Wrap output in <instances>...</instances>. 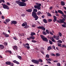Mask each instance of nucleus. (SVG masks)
Returning <instances> with one entry per match:
<instances>
[{
	"label": "nucleus",
	"instance_id": "62",
	"mask_svg": "<svg viewBox=\"0 0 66 66\" xmlns=\"http://www.w3.org/2000/svg\"><path fill=\"white\" fill-rule=\"evenodd\" d=\"M66 18H63V19H62V20H64V21H65V19Z\"/></svg>",
	"mask_w": 66,
	"mask_h": 66
},
{
	"label": "nucleus",
	"instance_id": "8",
	"mask_svg": "<svg viewBox=\"0 0 66 66\" xmlns=\"http://www.w3.org/2000/svg\"><path fill=\"white\" fill-rule=\"evenodd\" d=\"M3 34L6 37H9L10 36L9 35L7 34L6 33H5L4 32H3Z\"/></svg>",
	"mask_w": 66,
	"mask_h": 66
},
{
	"label": "nucleus",
	"instance_id": "46",
	"mask_svg": "<svg viewBox=\"0 0 66 66\" xmlns=\"http://www.w3.org/2000/svg\"><path fill=\"white\" fill-rule=\"evenodd\" d=\"M31 42H32V43H36V41L35 40H31Z\"/></svg>",
	"mask_w": 66,
	"mask_h": 66
},
{
	"label": "nucleus",
	"instance_id": "31",
	"mask_svg": "<svg viewBox=\"0 0 66 66\" xmlns=\"http://www.w3.org/2000/svg\"><path fill=\"white\" fill-rule=\"evenodd\" d=\"M5 21L6 22L8 23L9 22H10V20L9 19H6L5 20Z\"/></svg>",
	"mask_w": 66,
	"mask_h": 66
},
{
	"label": "nucleus",
	"instance_id": "41",
	"mask_svg": "<svg viewBox=\"0 0 66 66\" xmlns=\"http://www.w3.org/2000/svg\"><path fill=\"white\" fill-rule=\"evenodd\" d=\"M21 1L22 2H27V1H28V0H21Z\"/></svg>",
	"mask_w": 66,
	"mask_h": 66
},
{
	"label": "nucleus",
	"instance_id": "23",
	"mask_svg": "<svg viewBox=\"0 0 66 66\" xmlns=\"http://www.w3.org/2000/svg\"><path fill=\"white\" fill-rule=\"evenodd\" d=\"M29 27V25H26L24 27V29H28Z\"/></svg>",
	"mask_w": 66,
	"mask_h": 66
},
{
	"label": "nucleus",
	"instance_id": "39",
	"mask_svg": "<svg viewBox=\"0 0 66 66\" xmlns=\"http://www.w3.org/2000/svg\"><path fill=\"white\" fill-rule=\"evenodd\" d=\"M42 27H42L41 26H39L37 27V28H38V29H41L42 30Z\"/></svg>",
	"mask_w": 66,
	"mask_h": 66
},
{
	"label": "nucleus",
	"instance_id": "27",
	"mask_svg": "<svg viewBox=\"0 0 66 66\" xmlns=\"http://www.w3.org/2000/svg\"><path fill=\"white\" fill-rule=\"evenodd\" d=\"M43 35H47V33L46 31H43Z\"/></svg>",
	"mask_w": 66,
	"mask_h": 66
},
{
	"label": "nucleus",
	"instance_id": "54",
	"mask_svg": "<svg viewBox=\"0 0 66 66\" xmlns=\"http://www.w3.org/2000/svg\"><path fill=\"white\" fill-rule=\"evenodd\" d=\"M59 36H60V37L62 36V35L61 32H59Z\"/></svg>",
	"mask_w": 66,
	"mask_h": 66
},
{
	"label": "nucleus",
	"instance_id": "9",
	"mask_svg": "<svg viewBox=\"0 0 66 66\" xmlns=\"http://www.w3.org/2000/svg\"><path fill=\"white\" fill-rule=\"evenodd\" d=\"M41 5H42L41 4H39V5H38L37 9L38 10H40V9H41V8L40 7V6Z\"/></svg>",
	"mask_w": 66,
	"mask_h": 66
},
{
	"label": "nucleus",
	"instance_id": "32",
	"mask_svg": "<svg viewBox=\"0 0 66 66\" xmlns=\"http://www.w3.org/2000/svg\"><path fill=\"white\" fill-rule=\"evenodd\" d=\"M2 2L3 3H5V1L4 0H0V3H1Z\"/></svg>",
	"mask_w": 66,
	"mask_h": 66
},
{
	"label": "nucleus",
	"instance_id": "60",
	"mask_svg": "<svg viewBox=\"0 0 66 66\" xmlns=\"http://www.w3.org/2000/svg\"><path fill=\"white\" fill-rule=\"evenodd\" d=\"M29 46V44L28 43H26L25 44V46Z\"/></svg>",
	"mask_w": 66,
	"mask_h": 66
},
{
	"label": "nucleus",
	"instance_id": "6",
	"mask_svg": "<svg viewBox=\"0 0 66 66\" xmlns=\"http://www.w3.org/2000/svg\"><path fill=\"white\" fill-rule=\"evenodd\" d=\"M27 40H30L31 39H32L33 40L35 39V37L33 36H31L29 38H27Z\"/></svg>",
	"mask_w": 66,
	"mask_h": 66
},
{
	"label": "nucleus",
	"instance_id": "34",
	"mask_svg": "<svg viewBox=\"0 0 66 66\" xmlns=\"http://www.w3.org/2000/svg\"><path fill=\"white\" fill-rule=\"evenodd\" d=\"M52 42H54L55 43V40L52 37Z\"/></svg>",
	"mask_w": 66,
	"mask_h": 66
},
{
	"label": "nucleus",
	"instance_id": "15",
	"mask_svg": "<svg viewBox=\"0 0 66 66\" xmlns=\"http://www.w3.org/2000/svg\"><path fill=\"white\" fill-rule=\"evenodd\" d=\"M13 49L15 51L16 50H17V46H16V45L14 46L13 48Z\"/></svg>",
	"mask_w": 66,
	"mask_h": 66
},
{
	"label": "nucleus",
	"instance_id": "7",
	"mask_svg": "<svg viewBox=\"0 0 66 66\" xmlns=\"http://www.w3.org/2000/svg\"><path fill=\"white\" fill-rule=\"evenodd\" d=\"M11 25H12L13 24H16L17 23V22L16 21H11Z\"/></svg>",
	"mask_w": 66,
	"mask_h": 66
},
{
	"label": "nucleus",
	"instance_id": "29",
	"mask_svg": "<svg viewBox=\"0 0 66 66\" xmlns=\"http://www.w3.org/2000/svg\"><path fill=\"white\" fill-rule=\"evenodd\" d=\"M57 43H62V41L60 40H59L57 41Z\"/></svg>",
	"mask_w": 66,
	"mask_h": 66
},
{
	"label": "nucleus",
	"instance_id": "19",
	"mask_svg": "<svg viewBox=\"0 0 66 66\" xmlns=\"http://www.w3.org/2000/svg\"><path fill=\"white\" fill-rule=\"evenodd\" d=\"M10 63H11V62L10 61H7L6 62L5 64L6 65H9L10 64Z\"/></svg>",
	"mask_w": 66,
	"mask_h": 66
},
{
	"label": "nucleus",
	"instance_id": "35",
	"mask_svg": "<svg viewBox=\"0 0 66 66\" xmlns=\"http://www.w3.org/2000/svg\"><path fill=\"white\" fill-rule=\"evenodd\" d=\"M42 30L43 31H45V30H46V29L43 26H42Z\"/></svg>",
	"mask_w": 66,
	"mask_h": 66
},
{
	"label": "nucleus",
	"instance_id": "14",
	"mask_svg": "<svg viewBox=\"0 0 66 66\" xmlns=\"http://www.w3.org/2000/svg\"><path fill=\"white\" fill-rule=\"evenodd\" d=\"M53 17L54 19L53 20V22H55L56 21V17L55 16H54Z\"/></svg>",
	"mask_w": 66,
	"mask_h": 66
},
{
	"label": "nucleus",
	"instance_id": "33",
	"mask_svg": "<svg viewBox=\"0 0 66 66\" xmlns=\"http://www.w3.org/2000/svg\"><path fill=\"white\" fill-rule=\"evenodd\" d=\"M52 21V19H48V22H51Z\"/></svg>",
	"mask_w": 66,
	"mask_h": 66
},
{
	"label": "nucleus",
	"instance_id": "57",
	"mask_svg": "<svg viewBox=\"0 0 66 66\" xmlns=\"http://www.w3.org/2000/svg\"><path fill=\"white\" fill-rule=\"evenodd\" d=\"M8 52L9 53H10V54H12V52H11V51L8 50Z\"/></svg>",
	"mask_w": 66,
	"mask_h": 66
},
{
	"label": "nucleus",
	"instance_id": "37",
	"mask_svg": "<svg viewBox=\"0 0 66 66\" xmlns=\"http://www.w3.org/2000/svg\"><path fill=\"white\" fill-rule=\"evenodd\" d=\"M9 65H10L11 66H14V63H13L10 62V63Z\"/></svg>",
	"mask_w": 66,
	"mask_h": 66
},
{
	"label": "nucleus",
	"instance_id": "5",
	"mask_svg": "<svg viewBox=\"0 0 66 66\" xmlns=\"http://www.w3.org/2000/svg\"><path fill=\"white\" fill-rule=\"evenodd\" d=\"M2 5L3 6V7L4 9H7V10H9V9H10V8L9 6L5 5V4L3 5V4H2Z\"/></svg>",
	"mask_w": 66,
	"mask_h": 66
},
{
	"label": "nucleus",
	"instance_id": "52",
	"mask_svg": "<svg viewBox=\"0 0 66 66\" xmlns=\"http://www.w3.org/2000/svg\"><path fill=\"white\" fill-rule=\"evenodd\" d=\"M51 55H52V56H55V54H54L53 53L51 54Z\"/></svg>",
	"mask_w": 66,
	"mask_h": 66
},
{
	"label": "nucleus",
	"instance_id": "42",
	"mask_svg": "<svg viewBox=\"0 0 66 66\" xmlns=\"http://www.w3.org/2000/svg\"><path fill=\"white\" fill-rule=\"evenodd\" d=\"M37 15H40V11H38L37 12V13H36Z\"/></svg>",
	"mask_w": 66,
	"mask_h": 66
},
{
	"label": "nucleus",
	"instance_id": "3",
	"mask_svg": "<svg viewBox=\"0 0 66 66\" xmlns=\"http://www.w3.org/2000/svg\"><path fill=\"white\" fill-rule=\"evenodd\" d=\"M40 37H41V39H43V41H44L45 42H48V39H47V38L45 37V36L43 35H40Z\"/></svg>",
	"mask_w": 66,
	"mask_h": 66
},
{
	"label": "nucleus",
	"instance_id": "13",
	"mask_svg": "<svg viewBox=\"0 0 66 66\" xmlns=\"http://www.w3.org/2000/svg\"><path fill=\"white\" fill-rule=\"evenodd\" d=\"M4 48V46L2 45H0V48L1 49H3Z\"/></svg>",
	"mask_w": 66,
	"mask_h": 66
},
{
	"label": "nucleus",
	"instance_id": "28",
	"mask_svg": "<svg viewBox=\"0 0 66 66\" xmlns=\"http://www.w3.org/2000/svg\"><path fill=\"white\" fill-rule=\"evenodd\" d=\"M59 37H59V35H57L56 38V40H59V39H60V38H59Z\"/></svg>",
	"mask_w": 66,
	"mask_h": 66
},
{
	"label": "nucleus",
	"instance_id": "40",
	"mask_svg": "<svg viewBox=\"0 0 66 66\" xmlns=\"http://www.w3.org/2000/svg\"><path fill=\"white\" fill-rule=\"evenodd\" d=\"M46 57H47V59H49V55L48 54H47L46 55Z\"/></svg>",
	"mask_w": 66,
	"mask_h": 66
},
{
	"label": "nucleus",
	"instance_id": "55",
	"mask_svg": "<svg viewBox=\"0 0 66 66\" xmlns=\"http://www.w3.org/2000/svg\"><path fill=\"white\" fill-rule=\"evenodd\" d=\"M57 66H61V64L60 63H58L57 64Z\"/></svg>",
	"mask_w": 66,
	"mask_h": 66
},
{
	"label": "nucleus",
	"instance_id": "44",
	"mask_svg": "<svg viewBox=\"0 0 66 66\" xmlns=\"http://www.w3.org/2000/svg\"><path fill=\"white\" fill-rule=\"evenodd\" d=\"M49 43L51 45H52V44H53V42H52L50 40H49Z\"/></svg>",
	"mask_w": 66,
	"mask_h": 66
},
{
	"label": "nucleus",
	"instance_id": "12",
	"mask_svg": "<svg viewBox=\"0 0 66 66\" xmlns=\"http://www.w3.org/2000/svg\"><path fill=\"white\" fill-rule=\"evenodd\" d=\"M26 11L27 12H29V13H31V12H32V9H29L26 10Z\"/></svg>",
	"mask_w": 66,
	"mask_h": 66
},
{
	"label": "nucleus",
	"instance_id": "30",
	"mask_svg": "<svg viewBox=\"0 0 66 66\" xmlns=\"http://www.w3.org/2000/svg\"><path fill=\"white\" fill-rule=\"evenodd\" d=\"M33 12H37V10L36 9H34L33 10Z\"/></svg>",
	"mask_w": 66,
	"mask_h": 66
},
{
	"label": "nucleus",
	"instance_id": "50",
	"mask_svg": "<svg viewBox=\"0 0 66 66\" xmlns=\"http://www.w3.org/2000/svg\"><path fill=\"white\" fill-rule=\"evenodd\" d=\"M21 16H22V17H24L25 16V14H24V13H23L21 15Z\"/></svg>",
	"mask_w": 66,
	"mask_h": 66
},
{
	"label": "nucleus",
	"instance_id": "58",
	"mask_svg": "<svg viewBox=\"0 0 66 66\" xmlns=\"http://www.w3.org/2000/svg\"><path fill=\"white\" fill-rule=\"evenodd\" d=\"M38 5H35L34 6V7L35 9H37Z\"/></svg>",
	"mask_w": 66,
	"mask_h": 66
},
{
	"label": "nucleus",
	"instance_id": "10",
	"mask_svg": "<svg viewBox=\"0 0 66 66\" xmlns=\"http://www.w3.org/2000/svg\"><path fill=\"white\" fill-rule=\"evenodd\" d=\"M58 12L59 13H60V14H62V15H64V13H63V11H61V10H58Z\"/></svg>",
	"mask_w": 66,
	"mask_h": 66
},
{
	"label": "nucleus",
	"instance_id": "43",
	"mask_svg": "<svg viewBox=\"0 0 66 66\" xmlns=\"http://www.w3.org/2000/svg\"><path fill=\"white\" fill-rule=\"evenodd\" d=\"M46 32L47 34H49L50 33L48 29H46Z\"/></svg>",
	"mask_w": 66,
	"mask_h": 66
},
{
	"label": "nucleus",
	"instance_id": "18",
	"mask_svg": "<svg viewBox=\"0 0 66 66\" xmlns=\"http://www.w3.org/2000/svg\"><path fill=\"white\" fill-rule=\"evenodd\" d=\"M51 49H52V47L51 46H49L48 47L47 50H48V51H50Z\"/></svg>",
	"mask_w": 66,
	"mask_h": 66
},
{
	"label": "nucleus",
	"instance_id": "4",
	"mask_svg": "<svg viewBox=\"0 0 66 66\" xmlns=\"http://www.w3.org/2000/svg\"><path fill=\"white\" fill-rule=\"evenodd\" d=\"M26 3L23 2H21L20 4H19L20 6H26Z\"/></svg>",
	"mask_w": 66,
	"mask_h": 66
},
{
	"label": "nucleus",
	"instance_id": "24",
	"mask_svg": "<svg viewBox=\"0 0 66 66\" xmlns=\"http://www.w3.org/2000/svg\"><path fill=\"white\" fill-rule=\"evenodd\" d=\"M20 1H15V3H16V4H18V5H19V4H20Z\"/></svg>",
	"mask_w": 66,
	"mask_h": 66
},
{
	"label": "nucleus",
	"instance_id": "47",
	"mask_svg": "<svg viewBox=\"0 0 66 66\" xmlns=\"http://www.w3.org/2000/svg\"><path fill=\"white\" fill-rule=\"evenodd\" d=\"M19 42L20 44H22V40H21V39H20V40H19Z\"/></svg>",
	"mask_w": 66,
	"mask_h": 66
},
{
	"label": "nucleus",
	"instance_id": "51",
	"mask_svg": "<svg viewBox=\"0 0 66 66\" xmlns=\"http://www.w3.org/2000/svg\"><path fill=\"white\" fill-rule=\"evenodd\" d=\"M57 36V35H54L53 36V38L55 39V38H56Z\"/></svg>",
	"mask_w": 66,
	"mask_h": 66
},
{
	"label": "nucleus",
	"instance_id": "53",
	"mask_svg": "<svg viewBox=\"0 0 66 66\" xmlns=\"http://www.w3.org/2000/svg\"><path fill=\"white\" fill-rule=\"evenodd\" d=\"M62 47H64V48H66V45L64 44H63L62 45Z\"/></svg>",
	"mask_w": 66,
	"mask_h": 66
},
{
	"label": "nucleus",
	"instance_id": "22",
	"mask_svg": "<svg viewBox=\"0 0 66 66\" xmlns=\"http://www.w3.org/2000/svg\"><path fill=\"white\" fill-rule=\"evenodd\" d=\"M36 34L34 32H31V33L30 35L31 36H33L34 35H35Z\"/></svg>",
	"mask_w": 66,
	"mask_h": 66
},
{
	"label": "nucleus",
	"instance_id": "36",
	"mask_svg": "<svg viewBox=\"0 0 66 66\" xmlns=\"http://www.w3.org/2000/svg\"><path fill=\"white\" fill-rule=\"evenodd\" d=\"M56 56H60V54L59 53H56Z\"/></svg>",
	"mask_w": 66,
	"mask_h": 66
},
{
	"label": "nucleus",
	"instance_id": "61",
	"mask_svg": "<svg viewBox=\"0 0 66 66\" xmlns=\"http://www.w3.org/2000/svg\"><path fill=\"white\" fill-rule=\"evenodd\" d=\"M22 27H25L26 26V25L24 24V23H23L22 24Z\"/></svg>",
	"mask_w": 66,
	"mask_h": 66
},
{
	"label": "nucleus",
	"instance_id": "63",
	"mask_svg": "<svg viewBox=\"0 0 66 66\" xmlns=\"http://www.w3.org/2000/svg\"><path fill=\"white\" fill-rule=\"evenodd\" d=\"M47 63L48 64H51V62L49 61H47Z\"/></svg>",
	"mask_w": 66,
	"mask_h": 66
},
{
	"label": "nucleus",
	"instance_id": "49",
	"mask_svg": "<svg viewBox=\"0 0 66 66\" xmlns=\"http://www.w3.org/2000/svg\"><path fill=\"white\" fill-rule=\"evenodd\" d=\"M26 47L27 48V49H29L30 48V46H26Z\"/></svg>",
	"mask_w": 66,
	"mask_h": 66
},
{
	"label": "nucleus",
	"instance_id": "20",
	"mask_svg": "<svg viewBox=\"0 0 66 66\" xmlns=\"http://www.w3.org/2000/svg\"><path fill=\"white\" fill-rule=\"evenodd\" d=\"M61 4L62 6L65 5V3H64V2L63 1H61Z\"/></svg>",
	"mask_w": 66,
	"mask_h": 66
},
{
	"label": "nucleus",
	"instance_id": "17",
	"mask_svg": "<svg viewBox=\"0 0 66 66\" xmlns=\"http://www.w3.org/2000/svg\"><path fill=\"white\" fill-rule=\"evenodd\" d=\"M13 62L14 63H16V64H19L20 63L19 62L17 61H16V60H14L13 61Z\"/></svg>",
	"mask_w": 66,
	"mask_h": 66
},
{
	"label": "nucleus",
	"instance_id": "16",
	"mask_svg": "<svg viewBox=\"0 0 66 66\" xmlns=\"http://www.w3.org/2000/svg\"><path fill=\"white\" fill-rule=\"evenodd\" d=\"M43 21L45 23H48V21H47V20L45 19H43Z\"/></svg>",
	"mask_w": 66,
	"mask_h": 66
},
{
	"label": "nucleus",
	"instance_id": "38",
	"mask_svg": "<svg viewBox=\"0 0 66 66\" xmlns=\"http://www.w3.org/2000/svg\"><path fill=\"white\" fill-rule=\"evenodd\" d=\"M57 45L59 47H62V44H61V43H57Z\"/></svg>",
	"mask_w": 66,
	"mask_h": 66
},
{
	"label": "nucleus",
	"instance_id": "1",
	"mask_svg": "<svg viewBox=\"0 0 66 66\" xmlns=\"http://www.w3.org/2000/svg\"><path fill=\"white\" fill-rule=\"evenodd\" d=\"M31 62H32V63H34V64L38 65V64H39V62L42 63V62H43V60L41 59H39L38 61L35 60H32Z\"/></svg>",
	"mask_w": 66,
	"mask_h": 66
},
{
	"label": "nucleus",
	"instance_id": "59",
	"mask_svg": "<svg viewBox=\"0 0 66 66\" xmlns=\"http://www.w3.org/2000/svg\"><path fill=\"white\" fill-rule=\"evenodd\" d=\"M26 26V25H27V23L26 22H24V23H23Z\"/></svg>",
	"mask_w": 66,
	"mask_h": 66
},
{
	"label": "nucleus",
	"instance_id": "25",
	"mask_svg": "<svg viewBox=\"0 0 66 66\" xmlns=\"http://www.w3.org/2000/svg\"><path fill=\"white\" fill-rule=\"evenodd\" d=\"M60 23H62L64 22V21L62 20V19H60Z\"/></svg>",
	"mask_w": 66,
	"mask_h": 66
},
{
	"label": "nucleus",
	"instance_id": "64",
	"mask_svg": "<svg viewBox=\"0 0 66 66\" xmlns=\"http://www.w3.org/2000/svg\"><path fill=\"white\" fill-rule=\"evenodd\" d=\"M2 19H4V16L3 15L2 16Z\"/></svg>",
	"mask_w": 66,
	"mask_h": 66
},
{
	"label": "nucleus",
	"instance_id": "21",
	"mask_svg": "<svg viewBox=\"0 0 66 66\" xmlns=\"http://www.w3.org/2000/svg\"><path fill=\"white\" fill-rule=\"evenodd\" d=\"M17 57L18 58V59H19L20 60H21L22 59V57L21 56H18Z\"/></svg>",
	"mask_w": 66,
	"mask_h": 66
},
{
	"label": "nucleus",
	"instance_id": "11",
	"mask_svg": "<svg viewBox=\"0 0 66 66\" xmlns=\"http://www.w3.org/2000/svg\"><path fill=\"white\" fill-rule=\"evenodd\" d=\"M58 12L59 13H60V14H62V15H64V13H63V11H61V10H58Z\"/></svg>",
	"mask_w": 66,
	"mask_h": 66
},
{
	"label": "nucleus",
	"instance_id": "45",
	"mask_svg": "<svg viewBox=\"0 0 66 66\" xmlns=\"http://www.w3.org/2000/svg\"><path fill=\"white\" fill-rule=\"evenodd\" d=\"M13 38L14 39H15V40H17V38L16 37H14Z\"/></svg>",
	"mask_w": 66,
	"mask_h": 66
},
{
	"label": "nucleus",
	"instance_id": "26",
	"mask_svg": "<svg viewBox=\"0 0 66 66\" xmlns=\"http://www.w3.org/2000/svg\"><path fill=\"white\" fill-rule=\"evenodd\" d=\"M47 15L48 16H50V17H51L52 16L51 14H50V13H49V12H47Z\"/></svg>",
	"mask_w": 66,
	"mask_h": 66
},
{
	"label": "nucleus",
	"instance_id": "48",
	"mask_svg": "<svg viewBox=\"0 0 66 66\" xmlns=\"http://www.w3.org/2000/svg\"><path fill=\"white\" fill-rule=\"evenodd\" d=\"M62 26L63 27V28H66V25L64 24H62Z\"/></svg>",
	"mask_w": 66,
	"mask_h": 66
},
{
	"label": "nucleus",
	"instance_id": "56",
	"mask_svg": "<svg viewBox=\"0 0 66 66\" xmlns=\"http://www.w3.org/2000/svg\"><path fill=\"white\" fill-rule=\"evenodd\" d=\"M4 45H5V46H7V43L4 42Z\"/></svg>",
	"mask_w": 66,
	"mask_h": 66
},
{
	"label": "nucleus",
	"instance_id": "2",
	"mask_svg": "<svg viewBox=\"0 0 66 66\" xmlns=\"http://www.w3.org/2000/svg\"><path fill=\"white\" fill-rule=\"evenodd\" d=\"M32 16L34 18H35V20H37L38 18V17L36 13L34 12H32Z\"/></svg>",
	"mask_w": 66,
	"mask_h": 66
}]
</instances>
